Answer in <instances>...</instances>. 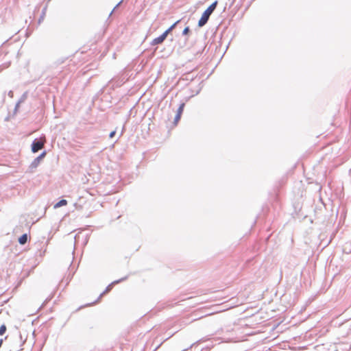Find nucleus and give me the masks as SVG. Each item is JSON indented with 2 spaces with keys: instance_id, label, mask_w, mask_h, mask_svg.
Masks as SVG:
<instances>
[{
  "instance_id": "obj_17",
  "label": "nucleus",
  "mask_w": 351,
  "mask_h": 351,
  "mask_svg": "<svg viewBox=\"0 0 351 351\" xmlns=\"http://www.w3.org/2000/svg\"><path fill=\"white\" fill-rule=\"evenodd\" d=\"M123 0H121L115 6L114 8H113V10L111 11V12L110 13V15L109 16H111L112 12H114V10L117 8H118V7L121 4V3L123 2Z\"/></svg>"
},
{
  "instance_id": "obj_15",
  "label": "nucleus",
  "mask_w": 351,
  "mask_h": 351,
  "mask_svg": "<svg viewBox=\"0 0 351 351\" xmlns=\"http://www.w3.org/2000/svg\"><path fill=\"white\" fill-rule=\"evenodd\" d=\"M184 106V104H182L180 106L179 108L178 109V113L177 114H181L182 113Z\"/></svg>"
},
{
  "instance_id": "obj_20",
  "label": "nucleus",
  "mask_w": 351,
  "mask_h": 351,
  "mask_svg": "<svg viewBox=\"0 0 351 351\" xmlns=\"http://www.w3.org/2000/svg\"><path fill=\"white\" fill-rule=\"evenodd\" d=\"M34 69L38 70V72H43V69L40 68L38 66H34Z\"/></svg>"
},
{
  "instance_id": "obj_7",
  "label": "nucleus",
  "mask_w": 351,
  "mask_h": 351,
  "mask_svg": "<svg viewBox=\"0 0 351 351\" xmlns=\"http://www.w3.org/2000/svg\"><path fill=\"white\" fill-rule=\"evenodd\" d=\"M181 21V19L176 21L174 23H173L168 29H167L164 32L167 36L173 31L176 28V27L179 24Z\"/></svg>"
},
{
  "instance_id": "obj_4",
  "label": "nucleus",
  "mask_w": 351,
  "mask_h": 351,
  "mask_svg": "<svg viewBox=\"0 0 351 351\" xmlns=\"http://www.w3.org/2000/svg\"><path fill=\"white\" fill-rule=\"evenodd\" d=\"M45 155L46 152H43L32 161V162L29 166V171L30 172H33L34 169L38 167L43 159L45 158Z\"/></svg>"
},
{
  "instance_id": "obj_16",
  "label": "nucleus",
  "mask_w": 351,
  "mask_h": 351,
  "mask_svg": "<svg viewBox=\"0 0 351 351\" xmlns=\"http://www.w3.org/2000/svg\"><path fill=\"white\" fill-rule=\"evenodd\" d=\"M123 0H121L115 6L114 8H113V10L111 11V12L110 13V15L109 16H111L112 12H114V10L117 8H118V7L121 4V3L123 2Z\"/></svg>"
},
{
  "instance_id": "obj_18",
  "label": "nucleus",
  "mask_w": 351,
  "mask_h": 351,
  "mask_svg": "<svg viewBox=\"0 0 351 351\" xmlns=\"http://www.w3.org/2000/svg\"><path fill=\"white\" fill-rule=\"evenodd\" d=\"M60 86H62V88H66L68 86L67 81L64 80V81L62 82Z\"/></svg>"
},
{
  "instance_id": "obj_9",
  "label": "nucleus",
  "mask_w": 351,
  "mask_h": 351,
  "mask_svg": "<svg viewBox=\"0 0 351 351\" xmlns=\"http://www.w3.org/2000/svg\"><path fill=\"white\" fill-rule=\"evenodd\" d=\"M121 280H123V279H121L119 280H116V281H114L112 283H111L110 285H108V287L106 288V289L105 290V291H104L100 297H101L104 294H105L106 293L108 292L111 289H112V285H115V284H117L119 283V282H121Z\"/></svg>"
},
{
  "instance_id": "obj_1",
  "label": "nucleus",
  "mask_w": 351,
  "mask_h": 351,
  "mask_svg": "<svg viewBox=\"0 0 351 351\" xmlns=\"http://www.w3.org/2000/svg\"><path fill=\"white\" fill-rule=\"evenodd\" d=\"M217 4L218 1H215L204 11L198 21V27H202L208 23L210 15L216 9Z\"/></svg>"
},
{
  "instance_id": "obj_21",
  "label": "nucleus",
  "mask_w": 351,
  "mask_h": 351,
  "mask_svg": "<svg viewBox=\"0 0 351 351\" xmlns=\"http://www.w3.org/2000/svg\"><path fill=\"white\" fill-rule=\"evenodd\" d=\"M115 133H116V132H115V131H112V132H111L110 133V135H109L110 138H112V137L115 135Z\"/></svg>"
},
{
  "instance_id": "obj_6",
  "label": "nucleus",
  "mask_w": 351,
  "mask_h": 351,
  "mask_svg": "<svg viewBox=\"0 0 351 351\" xmlns=\"http://www.w3.org/2000/svg\"><path fill=\"white\" fill-rule=\"evenodd\" d=\"M167 36L166 35V34L165 32H163L161 35L155 38L151 42V45L152 46H154V45H157L161 44L165 41V40L167 38Z\"/></svg>"
},
{
  "instance_id": "obj_14",
  "label": "nucleus",
  "mask_w": 351,
  "mask_h": 351,
  "mask_svg": "<svg viewBox=\"0 0 351 351\" xmlns=\"http://www.w3.org/2000/svg\"><path fill=\"white\" fill-rule=\"evenodd\" d=\"M6 331V326L5 325H2L0 327V335H3Z\"/></svg>"
},
{
  "instance_id": "obj_10",
  "label": "nucleus",
  "mask_w": 351,
  "mask_h": 351,
  "mask_svg": "<svg viewBox=\"0 0 351 351\" xmlns=\"http://www.w3.org/2000/svg\"><path fill=\"white\" fill-rule=\"evenodd\" d=\"M67 204V201L65 200V199H62L60 201H59L58 202H57L55 205H54V208H60L62 206H65Z\"/></svg>"
},
{
  "instance_id": "obj_19",
  "label": "nucleus",
  "mask_w": 351,
  "mask_h": 351,
  "mask_svg": "<svg viewBox=\"0 0 351 351\" xmlns=\"http://www.w3.org/2000/svg\"><path fill=\"white\" fill-rule=\"evenodd\" d=\"M181 114H177L175 117L174 121L177 123L180 119Z\"/></svg>"
},
{
  "instance_id": "obj_11",
  "label": "nucleus",
  "mask_w": 351,
  "mask_h": 351,
  "mask_svg": "<svg viewBox=\"0 0 351 351\" xmlns=\"http://www.w3.org/2000/svg\"><path fill=\"white\" fill-rule=\"evenodd\" d=\"M27 241V235L26 234H23L19 239V242L21 245H24L26 243Z\"/></svg>"
},
{
  "instance_id": "obj_22",
  "label": "nucleus",
  "mask_w": 351,
  "mask_h": 351,
  "mask_svg": "<svg viewBox=\"0 0 351 351\" xmlns=\"http://www.w3.org/2000/svg\"><path fill=\"white\" fill-rule=\"evenodd\" d=\"M2 343H3V339H0V348H1V346H2Z\"/></svg>"
},
{
  "instance_id": "obj_23",
  "label": "nucleus",
  "mask_w": 351,
  "mask_h": 351,
  "mask_svg": "<svg viewBox=\"0 0 351 351\" xmlns=\"http://www.w3.org/2000/svg\"><path fill=\"white\" fill-rule=\"evenodd\" d=\"M8 95H9L10 96L12 97V91H11V90H10V91L9 92Z\"/></svg>"
},
{
  "instance_id": "obj_5",
  "label": "nucleus",
  "mask_w": 351,
  "mask_h": 351,
  "mask_svg": "<svg viewBox=\"0 0 351 351\" xmlns=\"http://www.w3.org/2000/svg\"><path fill=\"white\" fill-rule=\"evenodd\" d=\"M46 82H44L43 84L47 85V86H52L54 88H57V84L60 81L59 77H55L50 79L46 78L45 79Z\"/></svg>"
},
{
  "instance_id": "obj_13",
  "label": "nucleus",
  "mask_w": 351,
  "mask_h": 351,
  "mask_svg": "<svg viewBox=\"0 0 351 351\" xmlns=\"http://www.w3.org/2000/svg\"><path fill=\"white\" fill-rule=\"evenodd\" d=\"M191 30L189 26L186 27L182 31V36H186L190 33Z\"/></svg>"
},
{
  "instance_id": "obj_8",
  "label": "nucleus",
  "mask_w": 351,
  "mask_h": 351,
  "mask_svg": "<svg viewBox=\"0 0 351 351\" xmlns=\"http://www.w3.org/2000/svg\"><path fill=\"white\" fill-rule=\"evenodd\" d=\"M26 97H27L26 93H24L16 104L14 114H16L20 104L26 99Z\"/></svg>"
},
{
  "instance_id": "obj_3",
  "label": "nucleus",
  "mask_w": 351,
  "mask_h": 351,
  "mask_svg": "<svg viewBox=\"0 0 351 351\" xmlns=\"http://www.w3.org/2000/svg\"><path fill=\"white\" fill-rule=\"evenodd\" d=\"M45 138H40V139H35L32 144V151L33 153H36L41 149L45 145Z\"/></svg>"
},
{
  "instance_id": "obj_12",
  "label": "nucleus",
  "mask_w": 351,
  "mask_h": 351,
  "mask_svg": "<svg viewBox=\"0 0 351 351\" xmlns=\"http://www.w3.org/2000/svg\"><path fill=\"white\" fill-rule=\"evenodd\" d=\"M46 10H47V8H44L43 10H42V13L38 20V24H40L43 20H44V18H45V12H46Z\"/></svg>"
},
{
  "instance_id": "obj_2",
  "label": "nucleus",
  "mask_w": 351,
  "mask_h": 351,
  "mask_svg": "<svg viewBox=\"0 0 351 351\" xmlns=\"http://www.w3.org/2000/svg\"><path fill=\"white\" fill-rule=\"evenodd\" d=\"M125 77L123 76H116L112 78L108 84L106 86H104L102 88H106V86H110V88H118L121 86L125 82Z\"/></svg>"
}]
</instances>
